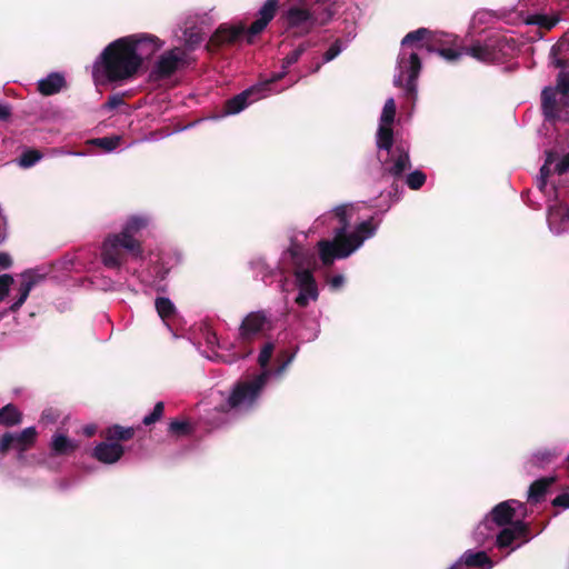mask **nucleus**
I'll return each instance as SVG.
<instances>
[{"label":"nucleus","instance_id":"nucleus-62","mask_svg":"<svg viewBox=\"0 0 569 569\" xmlns=\"http://www.w3.org/2000/svg\"><path fill=\"white\" fill-rule=\"evenodd\" d=\"M42 418H43V419H44V418H48V411H43V412H42Z\"/></svg>","mask_w":569,"mask_h":569},{"label":"nucleus","instance_id":"nucleus-25","mask_svg":"<svg viewBox=\"0 0 569 569\" xmlns=\"http://www.w3.org/2000/svg\"><path fill=\"white\" fill-rule=\"evenodd\" d=\"M78 448V442L62 433H54L50 441V453L54 457L72 455Z\"/></svg>","mask_w":569,"mask_h":569},{"label":"nucleus","instance_id":"nucleus-15","mask_svg":"<svg viewBox=\"0 0 569 569\" xmlns=\"http://www.w3.org/2000/svg\"><path fill=\"white\" fill-rule=\"evenodd\" d=\"M279 9V0H267L258 11V18L250 24L247 30V43L252 44L254 37L260 34L270 21L274 18Z\"/></svg>","mask_w":569,"mask_h":569},{"label":"nucleus","instance_id":"nucleus-61","mask_svg":"<svg viewBox=\"0 0 569 569\" xmlns=\"http://www.w3.org/2000/svg\"><path fill=\"white\" fill-rule=\"evenodd\" d=\"M486 529H488L487 522H482V523H480V525L477 527V531H476V532H477V533H481V535H482V533H483V532H482V530H486Z\"/></svg>","mask_w":569,"mask_h":569},{"label":"nucleus","instance_id":"nucleus-39","mask_svg":"<svg viewBox=\"0 0 569 569\" xmlns=\"http://www.w3.org/2000/svg\"><path fill=\"white\" fill-rule=\"evenodd\" d=\"M42 158V153L37 149H28L19 158V164L22 168H30Z\"/></svg>","mask_w":569,"mask_h":569},{"label":"nucleus","instance_id":"nucleus-38","mask_svg":"<svg viewBox=\"0 0 569 569\" xmlns=\"http://www.w3.org/2000/svg\"><path fill=\"white\" fill-rule=\"evenodd\" d=\"M396 117V102L393 98H389L383 106L380 117V124L391 126Z\"/></svg>","mask_w":569,"mask_h":569},{"label":"nucleus","instance_id":"nucleus-49","mask_svg":"<svg viewBox=\"0 0 569 569\" xmlns=\"http://www.w3.org/2000/svg\"><path fill=\"white\" fill-rule=\"evenodd\" d=\"M123 103L124 101L122 96L117 93L108 97L107 101L103 104V108L107 110H113Z\"/></svg>","mask_w":569,"mask_h":569},{"label":"nucleus","instance_id":"nucleus-35","mask_svg":"<svg viewBox=\"0 0 569 569\" xmlns=\"http://www.w3.org/2000/svg\"><path fill=\"white\" fill-rule=\"evenodd\" d=\"M525 21L527 24L538 26L539 28L546 30H551L558 23L557 18H552L541 13L530 14L526 18Z\"/></svg>","mask_w":569,"mask_h":569},{"label":"nucleus","instance_id":"nucleus-37","mask_svg":"<svg viewBox=\"0 0 569 569\" xmlns=\"http://www.w3.org/2000/svg\"><path fill=\"white\" fill-rule=\"evenodd\" d=\"M432 52H437L440 57L449 62H455L463 54V48L461 50L445 48L441 46L440 40L437 38V49H433Z\"/></svg>","mask_w":569,"mask_h":569},{"label":"nucleus","instance_id":"nucleus-43","mask_svg":"<svg viewBox=\"0 0 569 569\" xmlns=\"http://www.w3.org/2000/svg\"><path fill=\"white\" fill-rule=\"evenodd\" d=\"M274 350V345L272 342H267L262 347L259 357H258V363L261 368H266L272 357Z\"/></svg>","mask_w":569,"mask_h":569},{"label":"nucleus","instance_id":"nucleus-20","mask_svg":"<svg viewBox=\"0 0 569 569\" xmlns=\"http://www.w3.org/2000/svg\"><path fill=\"white\" fill-rule=\"evenodd\" d=\"M123 455L124 448L122 445L108 440L98 443L92 451V457L106 465L116 463Z\"/></svg>","mask_w":569,"mask_h":569},{"label":"nucleus","instance_id":"nucleus-45","mask_svg":"<svg viewBox=\"0 0 569 569\" xmlns=\"http://www.w3.org/2000/svg\"><path fill=\"white\" fill-rule=\"evenodd\" d=\"M558 108L560 112V120L569 122V93L561 96L558 100Z\"/></svg>","mask_w":569,"mask_h":569},{"label":"nucleus","instance_id":"nucleus-57","mask_svg":"<svg viewBox=\"0 0 569 569\" xmlns=\"http://www.w3.org/2000/svg\"><path fill=\"white\" fill-rule=\"evenodd\" d=\"M83 432L87 437H92L96 433V427L94 426H86L83 429Z\"/></svg>","mask_w":569,"mask_h":569},{"label":"nucleus","instance_id":"nucleus-24","mask_svg":"<svg viewBox=\"0 0 569 569\" xmlns=\"http://www.w3.org/2000/svg\"><path fill=\"white\" fill-rule=\"evenodd\" d=\"M557 481V478L553 477V476H550V477H542V478H539L537 480H535L530 487H529V490H528V502L531 503V505H537L539 502H541L549 488Z\"/></svg>","mask_w":569,"mask_h":569},{"label":"nucleus","instance_id":"nucleus-5","mask_svg":"<svg viewBox=\"0 0 569 569\" xmlns=\"http://www.w3.org/2000/svg\"><path fill=\"white\" fill-rule=\"evenodd\" d=\"M569 93V71H560L556 79L555 87H545L540 94L541 112L546 121L556 123L560 121L557 96Z\"/></svg>","mask_w":569,"mask_h":569},{"label":"nucleus","instance_id":"nucleus-8","mask_svg":"<svg viewBox=\"0 0 569 569\" xmlns=\"http://www.w3.org/2000/svg\"><path fill=\"white\" fill-rule=\"evenodd\" d=\"M271 329V321L266 311L249 312L240 323L239 340L242 345H250L266 330Z\"/></svg>","mask_w":569,"mask_h":569},{"label":"nucleus","instance_id":"nucleus-41","mask_svg":"<svg viewBox=\"0 0 569 569\" xmlns=\"http://www.w3.org/2000/svg\"><path fill=\"white\" fill-rule=\"evenodd\" d=\"M163 411H164V403L162 401L157 402L153 407V410L143 418V420H142L143 425L150 426V425L156 423L163 416Z\"/></svg>","mask_w":569,"mask_h":569},{"label":"nucleus","instance_id":"nucleus-44","mask_svg":"<svg viewBox=\"0 0 569 569\" xmlns=\"http://www.w3.org/2000/svg\"><path fill=\"white\" fill-rule=\"evenodd\" d=\"M312 42L310 40H306L301 42L295 50H292L290 53H288L286 57H288L289 61L292 63H296L300 57L309 49L311 48Z\"/></svg>","mask_w":569,"mask_h":569},{"label":"nucleus","instance_id":"nucleus-1","mask_svg":"<svg viewBox=\"0 0 569 569\" xmlns=\"http://www.w3.org/2000/svg\"><path fill=\"white\" fill-rule=\"evenodd\" d=\"M139 61L129 47V41L122 37L109 43L92 68L96 81L122 82L136 77Z\"/></svg>","mask_w":569,"mask_h":569},{"label":"nucleus","instance_id":"nucleus-23","mask_svg":"<svg viewBox=\"0 0 569 569\" xmlns=\"http://www.w3.org/2000/svg\"><path fill=\"white\" fill-rule=\"evenodd\" d=\"M348 208V204H340L333 210L336 218L340 222V227L335 231L333 240L330 241L336 248H342L343 243L347 242V229L349 227Z\"/></svg>","mask_w":569,"mask_h":569},{"label":"nucleus","instance_id":"nucleus-58","mask_svg":"<svg viewBox=\"0 0 569 569\" xmlns=\"http://www.w3.org/2000/svg\"><path fill=\"white\" fill-rule=\"evenodd\" d=\"M292 64L293 63L291 61H289L288 57H284L282 59V69H283V71H286Z\"/></svg>","mask_w":569,"mask_h":569},{"label":"nucleus","instance_id":"nucleus-51","mask_svg":"<svg viewBox=\"0 0 569 569\" xmlns=\"http://www.w3.org/2000/svg\"><path fill=\"white\" fill-rule=\"evenodd\" d=\"M555 171L558 174H563L569 171V152L565 154L561 160L556 164Z\"/></svg>","mask_w":569,"mask_h":569},{"label":"nucleus","instance_id":"nucleus-18","mask_svg":"<svg viewBox=\"0 0 569 569\" xmlns=\"http://www.w3.org/2000/svg\"><path fill=\"white\" fill-rule=\"evenodd\" d=\"M261 91L260 87L253 86L239 94L228 99L224 102V111L227 114H236L247 108L252 101L262 98L259 94Z\"/></svg>","mask_w":569,"mask_h":569},{"label":"nucleus","instance_id":"nucleus-63","mask_svg":"<svg viewBox=\"0 0 569 569\" xmlns=\"http://www.w3.org/2000/svg\"><path fill=\"white\" fill-rule=\"evenodd\" d=\"M48 418H51V420H54V417H51V415L48 413Z\"/></svg>","mask_w":569,"mask_h":569},{"label":"nucleus","instance_id":"nucleus-31","mask_svg":"<svg viewBox=\"0 0 569 569\" xmlns=\"http://www.w3.org/2000/svg\"><path fill=\"white\" fill-rule=\"evenodd\" d=\"M23 420V413L13 403H8L0 409V426L11 428L19 426Z\"/></svg>","mask_w":569,"mask_h":569},{"label":"nucleus","instance_id":"nucleus-53","mask_svg":"<svg viewBox=\"0 0 569 569\" xmlns=\"http://www.w3.org/2000/svg\"><path fill=\"white\" fill-rule=\"evenodd\" d=\"M286 73H287V71H282V72L273 74L269 80H267L266 82H263L262 84L259 86L261 88V91L262 90H270L269 87L272 83H274L276 81L282 79Z\"/></svg>","mask_w":569,"mask_h":569},{"label":"nucleus","instance_id":"nucleus-50","mask_svg":"<svg viewBox=\"0 0 569 569\" xmlns=\"http://www.w3.org/2000/svg\"><path fill=\"white\" fill-rule=\"evenodd\" d=\"M551 503L553 507L569 509V492L558 495Z\"/></svg>","mask_w":569,"mask_h":569},{"label":"nucleus","instance_id":"nucleus-10","mask_svg":"<svg viewBox=\"0 0 569 569\" xmlns=\"http://www.w3.org/2000/svg\"><path fill=\"white\" fill-rule=\"evenodd\" d=\"M247 30L248 28H246L243 23H222L211 34L207 43V49L211 52H214L223 46H233L238 43L243 37L247 38Z\"/></svg>","mask_w":569,"mask_h":569},{"label":"nucleus","instance_id":"nucleus-22","mask_svg":"<svg viewBox=\"0 0 569 569\" xmlns=\"http://www.w3.org/2000/svg\"><path fill=\"white\" fill-rule=\"evenodd\" d=\"M548 223L551 230L560 233L569 224V207L565 203H556L548 208Z\"/></svg>","mask_w":569,"mask_h":569},{"label":"nucleus","instance_id":"nucleus-4","mask_svg":"<svg viewBox=\"0 0 569 569\" xmlns=\"http://www.w3.org/2000/svg\"><path fill=\"white\" fill-rule=\"evenodd\" d=\"M400 73L395 78L396 87L403 88L407 99L415 100L417 96V78L421 71V60L417 52L407 54L402 51L398 57Z\"/></svg>","mask_w":569,"mask_h":569},{"label":"nucleus","instance_id":"nucleus-54","mask_svg":"<svg viewBox=\"0 0 569 569\" xmlns=\"http://www.w3.org/2000/svg\"><path fill=\"white\" fill-rule=\"evenodd\" d=\"M12 259L11 257L6 252H0V268L7 269L11 266Z\"/></svg>","mask_w":569,"mask_h":569},{"label":"nucleus","instance_id":"nucleus-30","mask_svg":"<svg viewBox=\"0 0 569 569\" xmlns=\"http://www.w3.org/2000/svg\"><path fill=\"white\" fill-rule=\"evenodd\" d=\"M290 257L292 259L293 272H298L299 270H311L310 267L315 263V258L312 254L306 252L299 246H291L288 249Z\"/></svg>","mask_w":569,"mask_h":569},{"label":"nucleus","instance_id":"nucleus-56","mask_svg":"<svg viewBox=\"0 0 569 569\" xmlns=\"http://www.w3.org/2000/svg\"><path fill=\"white\" fill-rule=\"evenodd\" d=\"M11 116V109L7 104L0 103V120H8Z\"/></svg>","mask_w":569,"mask_h":569},{"label":"nucleus","instance_id":"nucleus-47","mask_svg":"<svg viewBox=\"0 0 569 569\" xmlns=\"http://www.w3.org/2000/svg\"><path fill=\"white\" fill-rule=\"evenodd\" d=\"M569 50V32H566L558 41L556 44L552 46L551 48V53L552 54H558V53H561L563 51H568Z\"/></svg>","mask_w":569,"mask_h":569},{"label":"nucleus","instance_id":"nucleus-21","mask_svg":"<svg viewBox=\"0 0 569 569\" xmlns=\"http://www.w3.org/2000/svg\"><path fill=\"white\" fill-rule=\"evenodd\" d=\"M492 566L493 561L485 551L472 552L468 550L449 569H468L469 567L490 569Z\"/></svg>","mask_w":569,"mask_h":569},{"label":"nucleus","instance_id":"nucleus-46","mask_svg":"<svg viewBox=\"0 0 569 569\" xmlns=\"http://www.w3.org/2000/svg\"><path fill=\"white\" fill-rule=\"evenodd\" d=\"M13 283V278L10 274L0 276V302L8 296L10 286Z\"/></svg>","mask_w":569,"mask_h":569},{"label":"nucleus","instance_id":"nucleus-42","mask_svg":"<svg viewBox=\"0 0 569 569\" xmlns=\"http://www.w3.org/2000/svg\"><path fill=\"white\" fill-rule=\"evenodd\" d=\"M120 142L119 137H103V138H97L92 141L93 144L102 148L104 151H112L114 150Z\"/></svg>","mask_w":569,"mask_h":569},{"label":"nucleus","instance_id":"nucleus-13","mask_svg":"<svg viewBox=\"0 0 569 569\" xmlns=\"http://www.w3.org/2000/svg\"><path fill=\"white\" fill-rule=\"evenodd\" d=\"M293 276L299 289L295 301L299 307L306 308L310 300L316 301L319 297L318 286L312 270H299L298 272H293Z\"/></svg>","mask_w":569,"mask_h":569},{"label":"nucleus","instance_id":"nucleus-55","mask_svg":"<svg viewBox=\"0 0 569 569\" xmlns=\"http://www.w3.org/2000/svg\"><path fill=\"white\" fill-rule=\"evenodd\" d=\"M343 276L341 274H337V276H333L331 279H330V286L333 288V289H339L342 284H343Z\"/></svg>","mask_w":569,"mask_h":569},{"label":"nucleus","instance_id":"nucleus-27","mask_svg":"<svg viewBox=\"0 0 569 569\" xmlns=\"http://www.w3.org/2000/svg\"><path fill=\"white\" fill-rule=\"evenodd\" d=\"M21 278H22V280L18 288V298L10 307V310L12 312H16L21 308V306L27 300L31 289L37 284L38 280L41 277L27 271L21 274Z\"/></svg>","mask_w":569,"mask_h":569},{"label":"nucleus","instance_id":"nucleus-60","mask_svg":"<svg viewBox=\"0 0 569 569\" xmlns=\"http://www.w3.org/2000/svg\"><path fill=\"white\" fill-rule=\"evenodd\" d=\"M553 458V455L548 452V453H543L542 457H541V460L542 461H547V462H550Z\"/></svg>","mask_w":569,"mask_h":569},{"label":"nucleus","instance_id":"nucleus-6","mask_svg":"<svg viewBox=\"0 0 569 569\" xmlns=\"http://www.w3.org/2000/svg\"><path fill=\"white\" fill-rule=\"evenodd\" d=\"M268 373L262 372L250 381L238 383L229 395L227 401L219 406V411L228 412L244 403H252L267 382Z\"/></svg>","mask_w":569,"mask_h":569},{"label":"nucleus","instance_id":"nucleus-7","mask_svg":"<svg viewBox=\"0 0 569 569\" xmlns=\"http://www.w3.org/2000/svg\"><path fill=\"white\" fill-rule=\"evenodd\" d=\"M378 159L381 163L382 179L391 177L393 180H399L411 168L409 150L403 144H397L390 153L386 152L385 158L378 152Z\"/></svg>","mask_w":569,"mask_h":569},{"label":"nucleus","instance_id":"nucleus-16","mask_svg":"<svg viewBox=\"0 0 569 569\" xmlns=\"http://www.w3.org/2000/svg\"><path fill=\"white\" fill-rule=\"evenodd\" d=\"M531 538L530 525L522 520H517L499 532L497 536V546L499 548H507L517 539H522V543H525Z\"/></svg>","mask_w":569,"mask_h":569},{"label":"nucleus","instance_id":"nucleus-33","mask_svg":"<svg viewBox=\"0 0 569 569\" xmlns=\"http://www.w3.org/2000/svg\"><path fill=\"white\" fill-rule=\"evenodd\" d=\"M377 148L380 153L381 151L389 153L393 151V130L391 126L379 124L377 131Z\"/></svg>","mask_w":569,"mask_h":569},{"label":"nucleus","instance_id":"nucleus-19","mask_svg":"<svg viewBox=\"0 0 569 569\" xmlns=\"http://www.w3.org/2000/svg\"><path fill=\"white\" fill-rule=\"evenodd\" d=\"M146 227V221L142 218L132 217L129 219L123 227L120 234L127 239L124 248L128 252H131L133 256L142 254V247L140 241L134 238V233Z\"/></svg>","mask_w":569,"mask_h":569},{"label":"nucleus","instance_id":"nucleus-26","mask_svg":"<svg viewBox=\"0 0 569 569\" xmlns=\"http://www.w3.org/2000/svg\"><path fill=\"white\" fill-rule=\"evenodd\" d=\"M463 54L470 56L480 62H492L497 58L493 46L485 42H475L471 46L463 47Z\"/></svg>","mask_w":569,"mask_h":569},{"label":"nucleus","instance_id":"nucleus-11","mask_svg":"<svg viewBox=\"0 0 569 569\" xmlns=\"http://www.w3.org/2000/svg\"><path fill=\"white\" fill-rule=\"evenodd\" d=\"M124 38L139 61V69L143 61L149 60L163 44L158 37L149 33L131 34Z\"/></svg>","mask_w":569,"mask_h":569},{"label":"nucleus","instance_id":"nucleus-59","mask_svg":"<svg viewBox=\"0 0 569 569\" xmlns=\"http://www.w3.org/2000/svg\"><path fill=\"white\" fill-rule=\"evenodd\" d=\"M555 66L557 68H566L567 67V61L562 60V59H558V60H556Z\"/></svg>","mask_w":569,"mask_h":569},{"label":"nucleus","instance_id":"nucleus-52","mask_svg":"<svg viewBox=\"0 0 569 569\" xmlns=\"http://www.w3.org/2000/svg\"><path fill=\"white\" fill-rule=\"evenodd\" d=\"M553 161V153L550 151L548 152L547 154V160L545 162V164L541 167L540 169V174H541V178L543 179V184L546 183L545 180L549 177L550 174V169H549V164Z\"/></svg>","mask_w":569,"mask_h":569},{"label":"nucleus","instance_id":"nucleus-28","mask_svg":"<svg viewBox=\"0 0 569 569\" xmlns=\"http://www.w3.org/2000/svg\"><path fill=\"white\" fill-rule=\"evenodd\" d=\"M512 503H516V501H502L495 506L490 512L491 520L500 527L511 525L516 515V509L512 507Z\"/></svg>","mask_w":569,"mask_h":569},{"label":"nucleus","instance_id":"nucleus-64","mask_svg":"<svg viewBox=\"0 0 569 569\" xmlns=\"http://www.w3.org/2000/svg\"><path fill=\"white\" fill-rule=\"evenodd\" d=\"M48 418H51V420H54V417H51V415L48 413Z\"/></svg>","mask_w":569,"mask_h":569},{"label":"nucleus","instance_id":"nucleus-34","mask_svg":"<svg viewBox=\"0 0 569 569\" xmlns=\"http://www.w3.org/2000/svg\"><path fill=\"white\" fill-rule=\"evenodd\" d=\"M154 306L162 320L170 319L176 315V307L167 297H158L154 301Z\"/></svg>","mask_w":569,"mask_h":569},{"label":"nucleus","instance_id":"nucleus-2","mask_svg":"<svg viewBox=\"0 0 569 569\" xmlns=\"http://www.w3.org/2000/svg\"><path fill=\"white\" fill-rule=\"evenodd\" d=\"M335 4L336 0H302V7H290L284 13L288 37H303L327 24L336 13Z\"/></svg>","mask_w":569,"mask_h":569},{"label":"nucleus","instance_id":"nucleus-9","mask_svg":"<svg viewBox=\"0 0 569 569\" xmlns=\"http://www.w3.org/2000/svg\"><path fill=\"white\" fill-rule=\"evenodd\" d=\"M37 439L36 427L24 428L20 432H6L0 438V455L4 456L11 449L22 455L34 447Z\"/></svg>","mask_w":569,"mask_h":569},{"label":"nucleus","instance_id":"nucleus-17","mask_svg":"<svg viewBox=\"0 0 569 569\" xmlns=\"http://www.w3.org/2000/svg\"><path fill=\"white\" fill-rule=\"evenodd\" d=\"M416 43L418 49L425 48L427 51L437 49V34L427 28H419L410 31L401 40L402 48Z\"/></svg>","mask_w":569,"mask_h":569},{"label":"nucleus","instance_id":"nucleus-14","mask_svg":"<svg viewBox=\"0 0 569 569\" xmlns=\"http://www.w3.org/2000/svg\"><path fill=\"white\" fill-rule=\"evenodd\" d=\"M184 63L186 52L180 48H173L159 57L152 73L156 74L158 79H167Z\"/></svg>","mask_w":569,"mask_h":569},{"label":"nucleus","instance_id":"nucleus-3","mask_svg":"<svg viewBox=\"0 0 569 569\" xmlns=\"http://www.w3.org/2000/svg\"><path fill=\"white\" fill-rule=\"evenodd\" d=\"M377 227L373 224V218L360 222L353 232L348 233L347 242L342 248H336L329 240H320L318 242L319 256L323 266L329 267L335 259L349 257L357 250L366 239L375 236Z\"/></svg>","mask_w":569,"mask_h":569},{"label":"nucleus","instance_id":"nucleus-48","mask_svg":"<svg viewBox=\"0 0 569 569\" xmlns=\"http://www.w3.org/2000/svg\"><path fill=\"white\" fill-rule=\"evenodd\" d=\"M341 51L340 41L336 40L323 54V61L329 62L333 60Z\"/></svg>","mask_w":569,"mask_h":569},{"label":"nucleus","instance_id":"nucleus-12","mask_svg":"<svg viewBox=\"0 0 569 569\" xmlns=\"http://www.w3.org/2000/svg\"><path fill=\"white\" fill-rule=\"evenodd\" d=\"M127 239L120 233L109 236L102 244V262L107 268L117 269L120 268L126 261L124 248Z\"/></svg>","mask_w":569,"mask_h":569},{"label":"nucleus","instance_id":"nucleus-36","mask_svg":"<svg viewBox=\"0 0 569 569\" xmlns=\"http://www.w3.org/2000/svg\"><path fill=\"white\" fill-rule=\"evenodd\" d=\"M193 431L192 426L187 420H171L168 427V432L174 437H186Z\"/></svg>","mask_w":569,"mask_h":569},{"label":"nucleus","instance_id":"nucleus-40","mask_svg":"<svg viewBox=\"0 0 569 569\" xmlns=\"http://www.w3.org/2000/svg\"><path fill=\"white\" fill-rule=\"evenodd\" d=\"M427 177L421 170H416L406 177V183L411 190H419L426 183Z\"/></svg>","mask_w":569,"mask_h":569},{"label":"nucleus","instance_id":"nucleus-32","mask_svg":"<svg viewBox=\"0 0 569 569\" xmlns=\"http://www.w3.org/2000/svg\"><path fill=\"white\" fill-rule=\"evenodd\" d=\"M102 436L106 440L118 442L119 441H128L133 438L134 436V429L132 427H122L120 425H113L109 428H107Z\"/></svg>","mask_w":569,"mask_h":569},{"label":"nucleus","instance_id":"nucleus-29","mask_svg":"<svg viewBox=\"0 0 569 569\" xmlns=\"http://www.w3.org/2000/svg\"><path fill=\"white\" fill-rule=\"evenodd\" d=\"M66 87V79L59 72H51L48 77L38 81V91L42 96H53Z\"/></svg>","mask_w":569,"mask_h":569}]
</instances>
